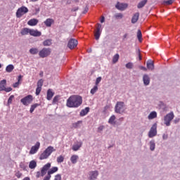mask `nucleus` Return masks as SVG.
Here are the masks:
<instances>
[{
  "instance_id": "obj_1",
  "label": "nucleus",
  "mask_w": 180,
  "mask_h": 180,
  "mask_svg": "<svg viewBox=\"0 0 180 180\" xmlns=\"http://www.w3.org/2000/svg\"><path fill=\"white\" fill-rule=\"evenodd\" d=\"M82 105V97L78 95L71 96L66 103L68 108H79Z\"/></svg>"
},
{
  "instance_id": "obj_2",
  "label": "nucleus",
  "mask_w": 180,
  "mask_h": 180,
  "mask_svg": "<svg viewBox=\"0 0 180 180\" xmlns=\"http://www.w3.org/2000/svg\"><path fill=\"white\" fill-rule=\"evenodd\" d=\"M56 151V149L53 146H49L40 155L39 160H47L51 153Z\"/></svg>"
},
{
  "instance_id": "obj_3",
  "label": "nucleus",
  "mask_w": 180,
  "mask_h": 180,
  "mask_svg": "<svg viewBox=\"0 0 180 180\" xmlns=\"http://www.w3.org/2000/svg\"><path fill=\"white\" fill-rule=\"evenodd\" d=\"M125 110L126 108L124 106V102L117 101L115 107V113H119L120 115H122V113H124Z\"/></svg>"
},
{
  "instance_id": "obj_4",
  "label": "nucleus",
  "mask_w": 180,
  "mask_h": 180,
  "mask_svg": "<svg viewBox=\"0 0 180 180\" xmlns=\"http://www.w3.org/2000/svg\"><path fill=\"white\" fill-rule=\"evenodd\" d=\"M175 117V115H174V112H171L167 114L164 117V123L166 126H171V122H172L173 119Z\"/></svg>"
},
{
  "instance_id": "obj_5",
  "label": "nucleus",
  "mask_w": 180,
  "mask_h": 180,
  "mask_svg": "<svg viewBox=\"0 0 180 180\" xmlns=\"http://www.w3.org/2000/svg\"><path fill=\"white\" fill-rule=\"evenodd\" d=\"M51 54V49L50 48H44L39 52V56L41 58H46Z\"/></svg>"
},
{
  "instance_id": "obj_6",
  "label": "nucleus",
  "mask_w": 180,
  "mask_h": 180,
  "mask_svg": "<svg viewBox=\"0 0 180 180\" xmlns=\"http://www.w3.org/2000/svg\"><path fill=\"white\" fill-rule=\"evenodd\" d=\"M21 103L25 106H29L33 102V96L28 95L20 100Z\"/></svg>"
},
{
  "instance_id": "obj_7",
  "label": "nucleus",
  "mask_w": 180,
  "mask_h": 180,
  "mask_svg": "<svg viewBox=\"0 0 180 180\" xmlns=\"http://www.w3.org/2000/svg\"><path fill=\"white\" fill-rule=\"evenodd\" d=\"M29 12V9L25 6H22L19 8L16 12L17 18H22L25 13H27Z\"/></svg>"
},
{
  "instance_id": "obj_8",
  "label": "nucleus",
  "mask_w": 180,
  "mask_h": 180,
  "mask_svg": "<svg viewBox=\"0 0 180 180\" xmlns=\"http://www.w3.org/2000/svg\"><path fill=\"white\" fill-rule=\"evenodd\" d=\"M155 136H157V123L153 124L148 132V137L150 139H153V137H155Z\"/></svg>"
},
{
  "instance_id": "obj_9",
  "label": "nucleus",
  "mask_w": 180,
  "mask_h": 180,
  "mask_svg": "<svg viewBox=\"0 0 180 180\" xmlns=\"http://www.w3.org/2000/svg\"><path fill=\"white\" fill-rule=\"evenodd\" d=\"M99 176V172L98 170L90 171L89 172V180H96L98 179V176Z\"/></svg>"
},
{
  "instance_id": "obj_10",
  "label": "nucleus",
  "mask_w": 180,
  "mask_h": 180,
  "mask_svg": "<svg viewBox=\"0 0 180 180\" xmlns=\"http://www.w3.org/2000/svg\"><path fill=\"white\" fill-rule=\"evenodd\" d=\"M78 46V41L75 39H70L68 43V47L70 49V50H72L73 49H75Z\"/></svg>"
},
{
  "instance_id": "obj_11",
  "label": "nucleus",
  "mask_w": 180,
  "mask_h": 180,
  "mask_svg": "<svg viewBox=\"0 0 180 180\" xmlns=\"http://www.w3.org/2000/svg\"><path fill=\"white\" fill-rule=\"evenodd\" d=\"M51 167V163H47L46 165H45L41 169V176L46 175V174H47V171H49V169H50Z\"/></svg>"
},
{
  "instance_id": "obj_12",
  "label": "nucleus",
  "mask_w": 180,
  "mask_h": 180,
  "mask_svg": "<svg viewBox=\"0 0 180 180\" xmlns=\"http://www.w3.org/2000/svg\"><path fill=\"white\" fill-rule=\"evenodd\" d=\"M39 148H40V142H37L35 146L31 148L30 154H36L37 151H39Z\"/></svg>"
},
{
  "instance_id": "obj_13",
  "label": "nucleus",
  "mask_w": 180,
  "mask_h": 180,
  "mask_svg": "<svg viewBox=\"0 0 180 180\" xmlns=\"http://www.w3.org/2000/svg\"><path fill=\"white\" fill-rule=\"evenodd\" d=\"M30 34L34 37H40L41 36V32L37 30H30Z\"/></svg>"
},
{
  "instance_id": "obj_14",
  "label": "nucleus",
  "mask_w": 180,
  "mask_h": 180,
  "mask_svg": "<svg viewBox=\"0 0 180 180\" xmlns=\"http://www.w3.org/2000/svg\"><path fill=\"white\" fill-rule=\"evenodd\" d=\"M115 8H116V9H118V11H124V9H126L127 8V4L117 3L115 5Z\"/></svg>"
},
{
  "instance_id": "obj_15",
  "label": "nucleus",
  "mask_w": 180,
  "mask_h": 180,
  "mask_svg": "<svg viewBox=\"0 0 180 180\" xmlns=\"http://www.w3.org/2000/svg\"><path fill=\"white\" fill-rule=\"evenodd\" d=\"M143 81L145 86H148V85H150V76H148V75H144L143 76Z\"/></svg>"
},
{
  "instance_id": "obj_16",
  "label": "nucleus",
  "mask_w": 180,
  "mask_h": 180,
  "mask_svg": "<svg viewBox=\"0 0 180 180\" xmlns=\"http://www.w3.org/2000/svg\"><path fill=\"white\" fill-rule=\"evenodd\" d=\"M146 67L148 70L153 71L154 70V61H153L152 60H147Z\"/></svg>"
},
{
  "instance_id": "obj_17",
  "label": "nucleus",
  "mask_w": 180,
  "mask_h": 180,
  "mask_svg": "<svg viewBox=\"0 0 180 180\" xmlns=\"http://www.w3.org/2000/svg\"><path fill=\"white\" fill-rule=\"evenodd\" d=\"M81 147H82V142L79 141L76 144L73 145L72 150L73 151H78Z\"/></svg>"
},
{
  "instance_id": "obj_18",
  "label": "nucleus",
  "mask_w": 180,
  "mask_h": 180,
  "mask_svg": "<svg viewBox=\"0 0 180 180\" xmlns=\"http://www.w3.org/2000/svg\"><path fill=\"white\" fill-rule=\"evenodd\" d=\"M37 23H39V20L36 18H32L27 22V25H29V26H36Z\"/></svg>"
},
{
  "instance_id": "obj_19",
  "label": "nucleus",
  "mask_w": 180,
  "mask_h": 180,
  "mask_svg": "<svg viewBox=\"0 0 180 180\" xmlns=\"http://www.w3.org/2000/svg\"><path fill=\"white\" fill-rule=\"evenodd\" d=\"M140 16V13H136L132 18H131V23L134 24V23H137V20H139V18Z\"/></svg>"
},
{
  "instance_id": "obj_20",
  "label": "nucleus",
  "mask_w": 180,
  "mask_h": 180,
  "mask_svg": "<svg viewBox=\"0 0 180 180\" xmlns=\"http://www.w3.org/2000/svg\"><path fill=\"white\" fill-rule=\"evenodd\" d=\"M147 2L148 0H143L140 1L137 5L138 9H141V8H144V6H146V5L147 4Z\"/></svg>"
},
{
  "instance_id": "obj_21",
  "label": "nucleus",
  "mask_w": 180,
  "mask_h": 180,
  "mask_svg": "<svg viewBox=\"0 0 180 180\" xmlns=\"http://www.w3.org/2000/svg\"><path fill=\"white\" fill-rule=\"evenodd\" d=\"M53 96H54V92H53V91H51V89H49L47 91V97L46 99L48 101H51V98H53Z\"/></svg>"
},
{
  "instance_id": "obj_22",
  "label": "nucleus",
  "mask_w": 180,
  "mask_h": 180,
  "mask_svg": "<svg viewBox=\"0 0 180 180\" xmlns=\"http://www.w3.org/2000/svg\"><path fill=\"white\" fill-rule=\"evenodd\" d=\"M30 29H29V28H23L22 30H21V32H20V33H21V34H22V36H26V34H30Z\"/></svg>"
},
{
  "instance_id": "obj_23",
  "label": "nucleus",
  "mask_w": 180,
  "mask_h": 180,
  "mask_svg": "<svg viewBox=\"0 0 180 180\" xmlns=\"http://www.w3.org/2000/svg\"><path fill=\"white\" fill-rule=\"evenodd\" d=\"M53 22H54V20H53V19H51V18H48V19H46V21H44V25H45L47 27H51V25H53Z\"/></svg>"
},
{
  "instance_id": "obj_24",
  "label": "nucleus",
  "mask_w": 180,
  "mask_h": 180,
  "mask_svg": "<svg viewBox=\"0 0 180 180\" xmlns=\"http://www.w3.org/2000/svg\"><path fill=\"white\" fill-rule=\"evenodd\" d=\"M89 112V108L86 107L84 109L82 110L80 112V116H86Z\"/></svg>"
},
{
  "instance_id": "obj_25",
  "label": "nucleus",
  "mask_w": 180,
  "mask_h": 180,
  "mask_svg": "<svg viewBox=\"0 0 180 180\" xmlns=\"http://www.w3.org/2000/svg\"><path fill=\"white\" fill-rule=\"evenodd\" d=\"M36 167H37V162H36L35 160H32L30 162L29 168H30V169H34Z\"/></svg>"
},
{
  "instance_id": "obj_26",
  "label": "nucleus",
  "mask_w": 180,
  "mask_h": 180,
  "mask_svg": "<svg viewBox=\"0 0 180 180\" xmlns=\"http://www.w3.org/2000/svg\"><path fill=\"white\" fill-rule=\"evenodd\" d=\"M6 86V80L3 79L0 82V91H4Z\"/></svg>"
},
{
  "instance_id": "obj_27",
  "label": "nucleus",
  "mask_w": 180,
  "mask_h": 180,
  "mask_svg": "<svg viewBox=\"0 0 180 180\" xmlns=\"http://www.w3.org/2000/svg\"><path fill=\"white\" fill-rule=\"evenodd\" d=\"M150 151H154L155 150V141L152 140L149 142Z\"/></svg>"
},
{
  "instance_id": "obj_28",
  "label": "nucleus",
  "mask_w": 180,
  "mask_h": 180,
  "mask_svg": "<svg viewBox=\"0 0 180 180\" xmlns=\"http://www.w3.org/2000/svg\"><path fill=\"white\" fill-rule=\"evenodd\" d=\"M155 117H157V112H155V111L151 112L149 114V115L148 116V119H149V120H151L153 119H155Z\"/></svg>"
},
{
  "instance_id": "obj_29",
  "label": "nucleus",
  "mask_w": 180,
  "mask_h": 180,
  "mask_svg": "<svg viewBox=\"0 0 180 180\" xmlns=\"http://www.w3.org/2000/svg\"><path fill=\"white\" fill-rule=\"evenodd\" d=\"M78 158H79L78 157V155H73L71 158H70V161L72 162V164H77V161H78Z\"/></svg>"
},
{
  "instance_id": "obj_30",
  "label": "nucleus",
  "mask_w": 180,
  "mask_h": 180,
  "mask_svg": "<svg viewBox=\"0 0 180 180\" xmlns=\"http://www.w3.org/2000/svg\"><path fill=\"white\" fill-rule=\"evenodd\" d=\"M115 120H116V116L112 115L108 120V123L110 124H116V122H115Z\"/></svg>"
},
{
  "instance_id": "obj_31",
  "label": "nucleus",
  "mask_w": 180,
  "mask_h": 180,
  "mask_svg": "<svg viewBox=\"0 0 180 180\" xmlns=\"http://www.w3.org/2000/svg\"><path fill=\"white\" fill-rule=\"evenodd\" d=\"M57 171H58V167H53L48 172V175H51L54 174V172H57Z\"/></svg>"
},
{
  "instance_id": "obj_32",
  "label": "nucleus",
  "mask_w": 180,
  "mask_h": 180,
  "mask_svg": "<svg viewBox=\"0 0 180 180\" xmlns=\"http://www.w3.org/2000/svg\"><path fill=\"white\" fill-rule=\"evenodd\" d=\"M30 54L36 55L39 53V49L37 48H32L30 49Z\"/></svg>"
},
{
  "instance_id": "obj_33",
  "label": "nucleus",
  "mask_w": 180,
  "mask_h": 180,
  "mask_svg": "<svg viewBox=\"0 0 180 180\" xmlns=\"http://www.w3.org/2000/svg\"><path fill=\"white\" fill-rule=\"evenodd\" d=\"M14 68H15V66H13V65H8L6 68V72H12V71H13Z\"/></svg>"
},
{
  "instance_id": "obj_34",
  "label": "nucleus",
  "mask_w": 180,
  "mask_h": 180,
  "mask_svg": "<svg viewBox=\"0 0 180 180\" xmlns=\"http://www.w3.org/2000/svg\"><path fill=\"white\" fill-rule=\"evenodd\" d=\"M51 41H52L51 39H46L43 41V45L45 46H51V44H52Z\"/></svg>"
},
{
  "instance_id": "obj_35",
  "label": "nucleus",
  "mask_w": 180,
  "mask_h": 180,
  "mask_svg": "<svg viewBox=\"0 0 180 180\" xmlns=\"http://www.w3.org/2000/svg\"><path fill=\"white\" fill-rule=\"evenodd\" d=\"M119 53L115 54L113 58H112V63L113 64H116V63H117V61H119Z\"/></svg>"
},
{
  "instance_id": "obj_36",
  "label": "nucleus",
  "mask_w": 180,
  "mask_h": 180,
  "mask_svg": "<svg viewBox=\"0 0 180 180\" xmlns=\"http://www.w3.org/2000/svg\"><path fill=\"white\" fill-rule=\"evenodd\" d=\"M37 106H39V103H35L31 105L30 112V113H33V112H34V109H36V108H37Z\"/></svg>"
},
{
  "instance_id": "obj_37",
  "label": "nucleus",
  "mask_w": 180,
  "mask_h": 180,
  "mask_svg": "<svg viewBox=\"0 0 180 180\" xmlns=\"http://www.w3.org/2000/svg\"><path fill=\"white\" fill-rule=\"evenodd\" d=\"M102 34V32H94V37L96 40H99V38L101 37V34Z\"/></svg>"
},
{
  "instance_id": "obj_38",
  "label": "nucleus",
  "mask_w": 180,
  "mask_h": 180,
  "mask_svg": "<svg viewBox=\"0 0 180 180\" xmlns=\"http://www.w3.org/2000/svg\"><path fill=\"white\" fill-rule=\"evenodd\" d=\"M142 37H143V34H141V30H139L137 32V38L140 42H141Z\"/></svg>"
},
{
  "instance_id": "obj_39",
  "label": "nucleus",
  "mask_w": 180,
  "mask_h": 180,
  "mask_svg": "<svg viewBox=\"0 0 180 180\" xmlns=\"http://www.w3.org/2000/svg\"><path fill=\"white\" fill-rule=\"evenodd\" d=\"M175 0H165L163 1V4L165 5H172V4H174Z\"/></svg>"
},
{
  "instance_id": "obj_40",
  "label": "nucleus",
  "mask_w": 180,
  "mask_h": 180,
  "mask_svg": "<svg viewBox=\"0 0 180 180\" xmlns=\"http://www.w3.org/2000/svg\"><path fill=\"white\" fill-rule=\"evenodd\" d=\"M44 81L43 80V79H40L38 82H37V87L38 88H41L43 86V84H44Z\"/></svg>"
},
{
  "instance_id": "obj_41",
  "label": "nucleus",
  "mask_w": 180,
  "mask_h": 180,
  "mask_svg": "<svg viewBox=\"0 0 180 180\" xmlns=\"http://www.w3.org/2000/svg\"><path fill=\"white\" fill-rule=\"evenodd\" d=\"M98 91V86L95 85L93 89H91L90 93L91 95H94L95 93Z\"/></svg>"
},
{
  "instance_id": "obj_42",
  "label": "nucleus",
  "mask_w": 180,
  "mask_h": 180,
  "mask_svg": "<svg viewBox=\"0 0 180 180\" xmlns=\"http://www.w3.org/2000/svg\"><path fill=\"white\" fill-rule=\"evenodd\" d=\"M57 162L58 164H60L61 162H64V157L63 155H60L57 158Z\"/></svg>"
},
{
  "instance_id": "obj_43",
  "label": "nucleus",
  "mask_w": 180,
  "mask_h": 180,
  "mask_svg": "<svg viewBox=\"0 0 180 180\" xmlns=\"http://www.w3.org/2000/svg\"><path fill=\"white\" fill-rule=\"evenodd\" d=\"M20 167L22 168V169H23V171H26V168H27V165H26L23 162H20Z\"/></svg>"
},
{
  "instance_id": "obj_44",
  "label": "nucleus",
  "mask_w": 180,
  "mask_h": 180,
  "mask_svg": "<svg viewBox=\"0 0 180 180\" xmlns=\"http://www.w3.org/2000/svg\"><path fill=\"white\" fill-rule=\"evenodd\" d=\"M102 25L98 23L95 32H102Z\"/></svg>"
},
{
  "instance_id": "obj_45",
  "label": "nucleus",
  "mask_w": 180,
  "mask_h": 180,
  "mask_svg": "<svg viewBox=\"0 0 180 180\" xmlns=\"http://www.w3.org/2000/svg\"><path fill=\"white\" fill-rule=\"evenodd\" d=\"M82 123V121H77L76 123L73 124V127L77 129V127H79V124Z\"/></svg>"
},
{
  "instance_id": "obj_46",
  "label": "nucleus",
  "mask_w": 180,
  "mask_h": 180,
  "mask_svg": "<svg viewBox=\"0 0 180 180\" xmlns=\"http://www.w3.org/2000/svg\"><path fill=\"white\" fill-rule=\"evenodd\" d=\"M13 98H15V96L11 95L8 99V105H11L12 103V101H13Z\"/></svg>"
},
{
  "instance_id": "obj_47",
  "label": "nucleus",
  "mask_w": 180,
  "mask_h": 180,
  "mask_svg": "<svg viewBox=\"0 0 180 180\" xmlns=\"http://www.w3.org/2000/svg\"><path fill=\"white\" fill-rule=\"evenodd\" d=\"M126 68H128V70H131L133 68V64L131 63H128L125 65Z\"/></svg>"
},
{
  "instance_id": "obj_48",
  "label": "nucleus",
  "mask_w": 180,
  "mask_h": 180,
  "mask_svg": "<svg viewBox=\"0 0 180 180\" xmlns=\"http://www.w3.org/2000/svg\"><path fill=\"white\" fill-rule=\"evenodd\" d=\"M115 18L116 19H122L123 18V14H122V13H116L115 15Z\"/></svg>"
},
{
  "instance_id": "obj_49",
  "label": "nucleus",
  "mask_w": 180,
  "mask_h": 180,
  "mask_svg": "<svg viewBox=\"0 0 180 180\" xmlns=\"http://www.w3.org/2000/svg\"><path fill=\"white\" fill-rule=\"evenodd\" d=\"M58 99H60V96H56L53 99V103H57Z\"/></svg>"
},
{
  "instance_id": "obj_50",
  "label": "nucleus",
  "mask_w": 180,
  "mask_h": 180,
  "mask_svg": "<svg viewBox=\"0 0 180 180\" xmlns=\"http://www.w3.org/2000/svg\"><path fill=\"white\" fill-rule=\"evenodd\" d=\"M40 92H41V87H37L36 89V95H40Z\"/></svg>"
},
{
  "instance_id": "obj_51",
  "label": "nucleus",
  "mask_w": 180,
  "mask_h": 180,
  "mask_svg": "<svg viewBox=\"0 0 180 180\" xmlns=\"http://www.w3.org/2000/svg\"><path fill=\"white\" fill-rule=\"evenodd\" d=\"M101 81H102V77H98L96 80V86L99 85V83L101 82Z\"/></svg>"
},
{
  "instance_id": "obj_52",
  "label": "nucleus",
  "mask_w": 180,
  "mask_h": 180,
  "mask_svg": "<svg viewBox=\"0 0 180 180\" xmlns=\"http://www.w3.org/2000/svg\"><path fill=\"white\" fill-rule=\"evenodd\" d=\"M54 180H61V174L56 175Z\"/></svg>"
},
{
  "instance_id": "obj_53",
  "label": "nucleus",
  "mask_w": 180,
  "mask_h": 180,
  "mask_svg": "<svg viewBox=\"0 0 180 180\" xmlns=\"http://www.w3.org/2000/svg\"><path fill=\"white\" fill-rule=\"evenodd\" d=\"M103 129H105V127L103 126H100L98 128V133H101V131H102L103 130Z\"/></svg>"
},
{
  "instance_id": "obj_54",
  "label": "nucleus",
  "mask_w": 180,
  "mask_h": 180,
  "mask_svg": "<svg viewBox=\"0 0 180 180\" xmlns=\"http://www.w3.org/2000/svg\"><path fill=\"white\" fill-rule=\"evenodd\" d=\"M4 91H5V92H11V91H12V88L11 87H8V88L5 87Z\"/></svg>"
},
{
  "instance_id": "obj_55",
  "label": "nucleus",
  "mask_w": 180,
  "mask_h": 180,
  "mask_svg": "<svg viewBox=\"0 0 180 180\" xmlns=\"http://www.w3.org/2000/svg\"><path fill=\"white\" fill-rule=\"evenodd\" d=\"M15 176H17V178H20L22 176V173H20V172H17L15 173Z\"/></svg>"
},
{
  "instance_id": "obj_56",
  "label": "nucleus",
  "mask_w": 180,
  "mask_h": 180,
  "mask_svg": "<svg viewBox=\"0 0 180 180\" xmlns=\"http://www.w3.org/2000/svg\"><path fill=\"white\" fill-rule=\"evenodd\" d=\"M137 54L139 56V58L140 61H141L142 58H141V54L140 53V49H138Z\"/></svg>"
},
{
  "instance_id": "obj_57",
  "label": "nucleus",
  "mask_w": 180,
  "mask_h": 180,
  "mask_svg": "<svg viewBox=\"0 0 180 180\" xmlns=\"http://www.w3.org/2000/svg\"><path fill=\"white\" fill-rule=\"evenodd\" d=\"M50 178H51V175L48 174L46 176L44 177L43 180H50Z\"/></svg>"
},
{
  "instance_id": "obj_58",
  "label": "nucleus",
  "mask_w": 180,
  "mask_h": 180,
  "mask_svg": "<svg viewBox=\"0 0 180 180\" xmlns=\"http://www.w3.org/2000/svg\"><path fill=\"white\" fill-rule=\"evenodd\" d=\"M179 122H180V118H175V120H174V123L175 124L179 123Z\"/></svg>"
},
{
  "instance_id": "obj_59",
  "label": "nucleus",
  "mask_w": 180,
  "mask_h": 180,
  "mask_svg": "<svg viewBox=\"0 0 180 180\" xmlns=\"http://www.w3.org/2000/svg\"><path fill=\"white\" fill-rule=\"evenodd\" d=\"M13 88H18L19 86V82H17L13 84Z\"/></svg>"
},
{
  "instance_id": "obj_60",
  "label": "nucleus",
  "mask_w": 180,
  "mask_h": 180,
  "mask_svg": "<svg viewBox=\"0 0 180 180\" xmlns=\"http://www.w3.org/2000/svg\"><path fill=\"white\" fill-rule=\"evenodd\" d=\"M162 139H163V140H167L168 139V134H164L162 135Z\"/></svg>"
},
{
  "instance_id": "obj_61",
  "label": "nucleus",
  "mask_w": 180,
  "mask_h": 180,
  "mask_svg": "<svg viewBox=\"0 0 180 180\" xmlns=\"http://www.w3.org/2000/svg\"><path fill=\"white\" fill-rule=\"evenodd\" d=\"M101 23L105 22V16H101V18L100 20Z\"/></svg>"
},
{
  "instance_id": "obj_62",
  "label": "nucleus",
  "mask_w": 180,
  "mask_h": 180,
  "mask_svg": "<svg viewBox=\"0 0 180 180\" xmlns=\"http://www.w3.org/2000/svg\"><path fill=\"white\" fill-rule=\"evenodd\" d=\"M79 8L78 7H75L72 9V12H77L78 11Z\"/></svg>"
},
{
  "instance_id": "obj_63",
  "label": "nucleus",
  "mask_w": 180,
  "mask_h": 180,
  "mask_svg": "<svg viewBox=\"0 0 180 180\" xmlns=\"http://www.w3.org/2000/svg\"><path fill=\"white\" fill-rule=\"evenodd\" d=\"M40 175H41V173H40V172H37L36 177H37V178H40Z\"/></svg>"
},
{
  "instance_id": "obj_64",
  "label": "nucleus",
  "mask_w": 180,
  "mask_h": 180,
  "mask_svg": "<svg viewBox=\"0 0 180 180\" xmlns=\"http://www.w3.org/2000/svg\"><path fill=\"white\" fill-rule=\"evenodd\" d=\"M140 68L141 70H143V71H147V68L146 67L141 66Z\"/></svg>"
}]
</instances>
